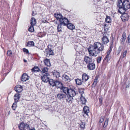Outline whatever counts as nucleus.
Listing matches in <instances>:
<instances>
[{"instance_id":"obj_24","label":"nucleus","mask_w":130,"mask_h":130,"mask_svg":"<svg viewBox=\"0 0 130 130\" xmlns=\"http://www.w3.org/2000/svg\"><path fill=\"white\" fill-rule=\"evenodd\" d=\"M66 26L68 28L71 30H72L75 29V26L74 25L70 23H69Z\"/></svg>"},{"instance_id":"obj_28","label":"nucleus","mask_w":130,"mask_h":130,"mask_svg":"<svg viewBox=\"0 0 130 130\" xmlns=\"http://www.w3.org/2000/svg\"><path fill=\"white\" fill-rule=\"evenodd\" d=\"M75 81L76 84L78 85H80L82 84V82H83V80L82 81L80 79L77 78L75 79Z\"/></svg>"},{"instance_id":"obj_52","label":"nucleus","mask_w":130,"mask_h":130,"mask_svg":"<svg viewBox=\"0 0 130 130\" xmlns=\"http://www.w3.org/2000/svg\"><path fill=\"white\" fill-rule=\"evenodd\" d=\"M23 51L24 52H26L27 53H29L28 50L26 48H24L23 49Z\"/></svg>"},{"instance_id":"obj_29","label":"nucleus","mask_w":130,"mask_h":130,"mask_svg":"<svg viewBox=\"0 0 130 130\" xmlns=\"http://www.w3.org/2000/svg\"><path fill=\"white\" fill-rule=\"evenodd\" d=\"M25 123H21L20 124V125L18 126V127L20 130H24V126Z\"/></svg>"},{"instance_id":"obj_48","label":"nucleus","mask_w":130,"mask_h":130,"mask_svg":"<svg viewBox=\"0 0 130 130\" xmlns=\"http://www.w3.org/2000/svg\"><path fill=\"white\" fill-rule=\"evenodd\" d=\"M125 39L121 38L120 40V43L122 45L123 44L124 42Z\"/></svg>"},{"instance_id":"obj_43","label":"nucleus","mask_w":130,"mask_h":130,"mask_svg":"<svg viewBox=\"0 0 130 130\" xmlns=\"http://www.w3.org/2000/svg\"><path fill=\"white\" fill-rule=\"evenodd\" d=\"M109 55L107 54L106 57L104 58L105 60H107V61H109L110 59V57L109 56Z\"/></svg>"},{"instance_id":"obj_22","label":"nucleus","mask_w":130,"mask_h":130,"mask_svg":"<svg viewBox=\"0 0 130 130\" xmlns=\"http://www.w3.org/2000/svg\"><path fill=\"white\" fill-rule=\"evenodd\" d=\"M44 62L45 65L47 66L50 67L51 66V64L49 59H46L44 60Z\"/></svg>"},{"instance_id":"obj_4","label":"nucleus","mask_w":130,"mask_h":130,"mask_svg":"<svg viewBox=\"0 0 130 130\" xmlns=\"http://www.w3.org/2000/svg\"><path fill=\"white\" fill-rule=\"evenodd\" d=\"M49 81L50 85L52 87L55 86L58 88H61L62 86V83L59 81L51 79L49 80Z\"/></svg>"},{"instance_id":"obj_21","label":"nucleus","mask_w":130,"mask_h":130,"mask_svg":"<svg viewBox=\"0 0 130 130\" xmlns=\"http://www.w3.org/2000/svg\"><path fill=\"white\" fill-rule=\"evenodd\" d=\"M62 25L59 23H58L57 27V32H61L62 31Z\"/></svg>"},{"instance_id":"obj_36","label":"nucleus","mask_w":130,"mask_h":130,"mask_svg":"<svg viewBox=\"0 0 130 130\" xmlns=\"http://www.w3.org/2000/svg\"><path fill=\"white\" fill-rule=\"evenodd\" d=\"M85 123L84 122H81L80 123V127L82 128V129H83L85 128Z\"/></svg>"},{"instance_id":"obj_23","label":"nucleus","mask_w":130,"mask_h":130,"mask_svg":"<svg viewBox=\"0 0 130 130\" xmlns=\"http://www.w3.org/2000/svg\"><path fill=\"white\" fill-rule=\"evenodd\" d=\"M53 74L54 76L57 78H58L60 76V73L56 70H54L53 72Z\"/></svg>"},{"instance_id":"obj_11","label":"nucleus","mask_w":130,"mask_h":130,"mask_svg":"<svg viewBox=\"0 0 130 130\" xmlns=\"http://www.w3.org/2000/svg\"><path fill=\"white\" fill-rule=\"evenodd\" d=\"M14 90L17 92L20 93L23 90V87L19 85L16 86L14 88Z\"/></svg>"},{"instance_id":"obj_15","label":"nucleus","mask_w":130,"mask_h":130,"mask_svg":"<svg viewBox=\"0 0 130 130\" xmlns=\"http://www.w3.org/2000/svg\"><path fill=\"white\" fill-rule=\"evenodd\" d=\"M45 55L47 57H49L50 55H53L54 53L53 51L50 48L49 49L48 51H46L45 52Z\"/></svg>"},{"instance_id":"obj_10","label":"nucleus","mask_w":130,"mask_h":130,"mask_svg":"<svg viewBox=\"0 0 130 130\" xmlns=\"http://www.w3.org/2000/svg\"><path fill=\"white\" fill-rule=\"evenodd\" d=\"M84 60L86 63L88 64L93 62L92 58L86 56H85Z\"/></svg>"},{"instance_id":"obj_7","label":"nucleus","mask_w":130,"mask_h":130,"mask_svg":"<svg viewBox=\"0 0 130 130\" xmlns=\"http://www.w3.org/2000/svg\"><path fill=\"white\" fill-rule=\"evenodd\" d=\"M129 1V0H125V3L123 7V9L124 10V13L126 10L130 9V4Z\"/></svg>"},{"instance_id":"obj_26","label":"nucleus","mask_w":130,"mask_h":130,"mask_svg":"<svg viewBox=\"0 0 130 130\" xmlns=\"http://www.w3.org/2000/svg\"><path fill=\"white\" fill-rule=\"evenodd\" d=\"M30 23L31 25H34L36 24V20L34 18H32L31 19Z\"/></svg>"},{"instance_id":"obj_55","label":"nucleus","mask_w":130,"mask_h":130,"mask_svg":"<svg viewBox=\"0 0 130 130\" xmlns=\"http://www.w3.org/2000/svg\"><path fill=\"white\" fill-rule=\"evenodd\" d=\"M112 51L111 50L109 49V51L107 52V54L109 55Z\"/></svg>"},{"instance_id":"obj_63","label":"nucleus","mask_w":130,"mask_h":130,"mask_svg":"<svg viewBox=\"0 0 130 130\" xmlns=\"http://www.w3.org/2000/svg\"><path fill=\"white\" fill-rule=\"evenodd\" d=\"M32 15H33V13H32Z\"/></svg>"},{"instance_id":"obj_12","label":"nucleus","mask_w":130,"mask_h":130,"mask_svg":"<svg viewBox=\"0 0 130 130\" xmlns=\"http://www.w3.org/2000/svg\"><path fill=\"white\" fill-rule=\"evenodd\" d=\"M89 76L85 73L83 74L82 76V80L83 82H86L89 78Z\"/></svg>"},{"instance_id":"obj_45","label":"nucleus","mask_w":130,"mask_h":130,"mask_svg":"<svg viewBox=\"0 0 130 130\" xmlns=\"http://www.w3.org/2000/svg\"><path fill=\"white\" fill-rule=\"evenodd\" d=\"M7 54L9 56H11L12 54V52L11 50H9L7 51Z\"/></svg>"},{"instance_id":"obj_38","label":"nucleus","mask_w":130,"mask_h":130,"mask_svg":"<svg viewBox=\"0 0 130 130\" xmlns=\"http://www.w3.org/2000/svg\"><path fill=\"white\" fill-rule=\"evenodd\" d=\"M105 21L107 23H109L111 22V19L110 17L107 16L105 19Z\"/></svg>"},{"instance_id":"obj_50","label":"nucleus","mask_w":130,"mask_h":130,"mask_svg":"<svg viewBox=\"0 0 130 130\" xmlns=\"http://www.w3.org/2000/svg\"><path fill=\"white\" fill-rule=\"evenodd\" d=\"M104 118L103 117H102L101 118H100L99 122L100 123H102L104 121Z\"/></svg>"},{"instance_id":"obj_32","label":"nucleus","mask_w":130,"mask_h":130,"mask_svg":"<svg viewBox=\"0 0 130 130\" xmlns=\"http://www.w3.org/2000/svg\"><path fill=\"white\" fill-rule=\"evenodd\" d=\"M109 119L108 118H106L105 120L103 125V127L105 128H106L108 125Z\"/></svg>"},{"instance_id":"obj_42","label":"nucleus","mask_w":130,"mask_h":130,"mask_svg":"<svg viewBox=\"0 0 130 130\" xmlns=\"http://www.w3.org/2000/svg\"><path fill=\"white\" fill-rule=\"evenodd\" d=\"M45 34L40 32L38 34V36L40 37H42L45 35Z\"/></svg>"},{"instance_id":"obj_3","label":"nucleus","mask_w":130,"mask_h":130,"mask_svg":"<svg viewBox=\"0 0 130 130\" xmlns=\"http://www.w3.org/2000/svg\"><path fill=\"white\" fill-rule=\"evenodd\" d=\"M125 0H118L117 4L119 7L118 12L120 13H124V10L123 9V7L125 3Z\"/></svg>"},{"instance_id":"obj_40","label":"nucleus","mask_w":130,"mask_h":130,"mask_svg":"<svg viewBox=\"0 0 130 130\" xmlns=\"http://www.w3.org/2000/svg\"><path fill=\"white\" fill-rule=\"evenodd\" d=\"M24 128V130H29L30 128L29 125L28 124L25 123Z\"/></svg>"},{"instance_id":"obj_41","label":"nucleus","mask_w":130,"mask_h":130,"mask_svg":"<svg viewBox=\"0 0 130 130\" xmlns=\"http://www.w3.org/2000/svg\"><path fill=\"white\" fill-rule=\"evenodd\" d=\"M28 30L30 32H33L34 31V29L33 25H31L28 29Z\"/></svg>"},{"instance_id":"obj_47","label":"nucleus","mask_w":130,"mask_h":130,"mask_svg":"<svg viewBox=\"0 0 130 130\" xmlns=\"http://www.w3.org/2000/svg\"><path fill=\"white\" fill-rule=\"evenodd\" d=\"M79 91L80 94H81V96L84 93V90L83 89H81L79 90Z\"/></svg>"},{"instance_id":"obj_35","label":"nucleus","mask_w":130,"mask_h":130,"mask_svg":"<svg viewBox=\"0 0 130 130\" xmlns=\"http://www.w3.org/2000/svg\"><path fill=\"white\" fill-rule=\"evenodd\" d=\"M125 84L126 85V89L128 88L129 87V85L130 84V81L129 80H126V81L125 82Z\"/></svg>"},{"instance_id":"obj_13","label":"nucleus","mask_w":130,"mask_h":130,"mask_svg":"<svg viewBox=\"0 0 130 130\" xmlns=\"http://www.w3.org/2000/svg\"><path fill=\"white\" fill-rule=\"evenodd\" d=\"M109 41V40L106 36H104L102 38V42L103 45L107 44Z\"/></svg>"},{"instance_id":"obj_14","label":"nucleus","mask_w":130,"mask_h":130,"mask_svg":"<svg viewBox=\"0 0 130 130\" xmlns=\"http://www.w3.org/2000/svg\"><path fill=\"white\" fill-rule=\"evenodd\" d=\"M28 75L25 73L23 74L21 77V80L23 82H25L29 79Z\"/></svg>"},{"instance_id":"obj_49","label":"nucleus","mask_w":130,"mask_h":130,"mask_svg":"<svg viewBox=\"0 0 130 130\" xmlns=\"http://www.w3.org/2000/svg\"><path fill=\"white\" fill-rule=\"evenodd\" d=\"M127 50H126L123 52V54H122L123 57H122V58H124L126 56V54L127 53Z\"/></svg>"},{"instance_id":"obj_58","label":"nucleus","mask_w":130,"mask_h":130,"mask_svg":"<svg viewBox=\"0 0 130 130\" xmlns=\"http://www.w3.org/2000/svg\"><path fill=\"white\" fill-rule=\"evenodd\" d=\"M100 2V0H99V1H98L97 3V4H99L100 3H99Z\"/></svg>"},{"instance_id":"obj_31","label":"nucleus","mask_w":130,"mask_h":130,"mask_svg":"<svg viewBox=\"0 0 130 130\" xmlns=\"http://www.w3.org/2000/svg\"><path fill=\"white\" fill-rule=\"evenodd\" d=\"M62 77L63 79L65 81L69 80H70L69 77L66 75H63Z\"/></svg>"},{"instance_id":"obj_17","label":"nucleus","mask_w":130,"mask_h":130,"mask_svg":"<svg viewBox=\"0 0 130 130\" xmlns=\"http://www.w3.org/2000/svg\"><path fill=\"white\" fill-rule=\"evenodd\" d=\"M54 16L57 20L58 19H62L63 17L61 13H55L54 14Z\"/></svg>"},{"instance_id":"obj_33","label":"nucleus","mask_w":130,"mask_h":130,"mask_svg":"<svg viewBox=\"0 0 130 130\" xmlns=\"http://www.w3.org/2000/svg\"><path fill=\"white\" fill-rule=\"evenodd\" d=\"M31 70L34 72H37L40 71V69L38 67H35L32 69Z\"/></svg>"},{"instance_id":"obj_53","label":"nucleus","mask_w":130,"mask_h":130,"mask_svg":"<svg viewBox=\"0 0 130 130\" xmlns=\"http://www.w3.org/2000/svg\"><path fill=\"white\" fill-rule=\"evenodd\" d=\"M112 43H110V47L109 48V49L111 50H112V48H113V46H112Z\"/></svg>"},{"instance_id":"obj_1","label":"nucleus","mask_w":130,"mask_h":130,"mask_svg":"<svg viewBox=\"0 0 130 130\" xmlns=\"http://www.w3.org/2000/svg\"><path fill=\"white\" fill-rule=\"evenodd\" d=\"M104 48L103 44L97 42L94 43L93 45L89 47L88 50L90 56L96 57L100 52L103 51Z\"/></svg>"},{"instance_id":"obj_46","label":"nucleus","mask_w":130,"mask_h":130,"mask_svg":"<svg viewBox=\"0 0 130 130\" xmlns=\"http://www.w3.org/2000/svg\"><path fill=\"white\" fill-rule=\"evenodd\" d=\"M102 57H98L97 61L98 63H100Z\"/></svg>"},{"instance_id":"obj_16","label":"nucleus","mask_w":130,"mask_h":130,"mask_svg":"<svg viewBox=\"0 0 130 130\" xmlns=\"http://www.w3.org/2000/svg\"><path fill=\"white\" fill-rule=\"evenodd\" d=\"M20 94L19 93L15 94L14 96V99L15 102H18V101L20 98Z\"/></svg>"},{"instance_id":"obj_51","label":"nucleus","mask_w":130,"mask_h":130,"mask_svg":"<svg viewBox=\"0 0 130 130\" xmlns=\"http://www.w3.org/2000/svg\"><path fill=\"white\" fill-rule=\"evenodd\" d=\"M122 38L126 39V34L125 32H123L122 34Z\"/></svg>"},{"instance_id":"obj_39","label":"nucleus","mask_w":130,"mask_h":130,"mask_svg":"<svg viewBox=\"0 0 130 130\" xmlns=\"http://www.w3.org/2000/svg\"><path fill=\"white\" fill-rule=\"evenodd\" d=\"M48 68L47 67H44L42 68V70L41 71V73H47L48 71Z\"/></svg>"},{"instance_id":"obj_34","label":"nucleus","mask_w":130,"mask_h":130,"mask_svg":"<svg viewBox=\"0 0 130 130\" xmlns=\"http://www.w3.org/2000/svg\"><path fill=\"white\" fill-rule=\"evenodd\" d=\"M17 102H14L12 106V108L14 110H15L17 106Z\"/></svg>"},{"instance_id":"obj_18","label":"nucleus","mask_w":130,"mask_h":130,"mask_svg":"<svg viewBox=\"0 0 130 130\" xmlns=\"http://www.w3.org/2000/svg\"><path fill=\"white\" fill-rule=\"evenodd\" d=\"M83 111L85 113L88 115V113L90 112L89 107L87 106H85L83 108Z\"/></svg>"},{"instance_id":"obj_54","label":"nucleus","mask_w":130,"mask_h":130,"mask_svg":"<svg viewBox=\"0 0 130 130\" xmlns=\"http://www.w3.org/2000/svg\"><path fill=\"white\" fill-rule=\"evenodd\" d=\"M128 43H130V35H129L127 38Z\"/></svg>"},{"instance_id":"obj_56","label":"nucleus","mask_w":130,"mask_h":130,"mask_svg":"<svg viewBox=\"0 0 130 130\" xmlns=\"http://www.w3.org/2000/svg\"><path fill=\"white\" fill-rule=\"evenodd\" d=\"M122 48V47L121 46H120L119 47L118 50H119L121 51V50Z\"/></svg>"},{"instance_id":"obj_61","label":"nucleus","mask_w":130,"mask_h":130,"mask_svg":"<svg viewBox=\"0 0 130 130\" xmlns=\"http://www.w3.org/2000/svg\"><path fill=\"white\" fill-rule=\"evenodd\" d=\"M29 130H35V129L34 128L33 129H29Z\"/></svg>"},{"instance_id":"obj_2","label":"nucleus","mask_w":130,"mask_h":130,"mask_svg":"<svg viewBox=\"0 0 130 130\" xmlns=\"http://www.w3.org/2000/svg\"><path fill=\"white\" fill-rule=\"evenodd\" d=\"M77 93L75 90L69 89L68 95L66 97L67 101L68 102H71L72 100L73 99V97L75 96Z\"/></svg>"},{"instance_id":"obj_57","label":"nucleus","mask_w":130,"mask_h":130,"mask_svg":"<svg viewBox=\"0 0 130 130\" xmlns=\"http://www.w3.org/2000/svg\"><path fill=\"white\" fill-rule=\"evenodd\" d=\"M54 22H54V24H58V22H57V20L56 21H55V20H54Z\"/></svg>"},{"instance_id":"obj_25","label":"nucleus","mask_w":130,"mask_h":130,"mask_svg":"<svg viewBox=\"0 0 130 130\" xmlns=\"http://www.w3.org/2000/svg\"><path fill=\"white\" fill-rule=\"evenodd\" d=\"M57 97L59 100L62 99L64 98L65 95L62 93H59L57 94Z\"/></svg>"},{"instance_id":"obj_9","label":"nucleus","mask_w":130,"mask_h":130,"mask_svg":"<svg viewBox=\"0 0 130 130\" xmlns=\"http://www.w3.org/2000/svg\"><path fill=\"white\" fill-rule=\"evenodd\" d=\"M95 63L93 62L87 65V69L89 70H93L95 68Z\"/></svg>"},{"instance_id":"obj_59","label":"nucleus","mask_w":130,"mask_h":130,"mask_svg":"<svg viewBox=\"0 0 130 130\" xmlns=\"http://www.w3.org/2000/svg\"><path fill=\"white\" fill-rule=\"evenodd\" d=\"M120 52H121L119 50H118L117 51V52H118V54H119V53H120Z\"/></svg>"},{"instance_id":"obj_30","label":"nucleus","mask_w":130,"mask_h":130,"mask_svg":"<svg viewBox=\"0 0 130 130\" xmlns=\"http://www.w3.org/2000/svg\"><path fill=\"white\" fill-rule=\"evenodd\" d=\"M34 43L33 41H29L27 43V46L29 47L34 46Z\"/></svg>"},{"instance_id":"obj_20","label":"nucleus","mask_w":130,"mask_h":130,"mask_svg":"<svg viewBox=\"0 0 130 130\" xmlns=\"http://www.w3.org/2000/svg\"><path fill=\"white\" fill-rule=\"evenodd\" d=\"M98 76H95L94 79V82L92 84V87H94L96 86L98 82Z\"/></svg>"},{"instance_id":"obj_27","label":"nucleus","mask_w":130,"mask_h":130,"mask_svg":"<svg viewBox=\"0 0 130 130\" xmlns=\"http://www.w3.org/2000/svg\"><path fill=\"white\" fill-rule=\"evenodd\" d=\"M80 100L82 101V104H85L87 101V100L82 95L81 96Z\"/></svg>"},{"instance_id":"obj_5","label":"nucleus","mask_w":130,"mask_h":130,"mask_svg":"<svg viewBox=\"0 0 130 130\" xmlns=\"http://www.w3.org/2000/svg\"><path fill=\"white\" fill-rule=\"evenodd\" d=\"M59 23L63 26H66L69 23L68 20L67 18L63 17L59 20Z\"/></svg>"},{"instance_id":"obj_19","label":"nucleus","mask_w":130,"mask_h":130,"mask_svg":"<svg viewBox=\"0 0 130 130\" xmlns=\"http://www.w3.org/2000/svg\"><path fill=\"white\" fill-rule=\"evenodd\" d=\"M60 88L61 89L64 93L68 94L69 89L67 87H63L62 86L61 88Z\"/></svg>"},{"instance_id":"obj_8","label":"nucleus","mask_w":130,"mask_h":130,"mask_svg":"<svg viewBox=\"0 0 130 130\" xmlns=\"http://www.w3.org/2000/svg\"><path fill=\"white\" fill-rule=\"evenodd\" d=\"M121 14H122V15H121V17L122 21L124 22L127 21L129 17L128 14L125 13H124Z\"/></svg>"},{"instance_id":"obj_60","label":"nucleus","mask_w":130,"mask_h":130,"mask_svg":"<svg viewBox=\"0 0 130 130\" xmlns=\"http://www.w3.org/2000/svg\"><path fill=\"white\" fill-rule=\"evenodd\" d=\"M24 61L25 62H27V60L25 59H24Z\"/></svg>"},{"instance_id":"obj_44","label":"nucleus","mask_w":130,"mask_h":130,"mask_svg":"<svg viewBox=\"0 0 130 130\" xmlns=\"http://www.w3.org/2000/svg\"><path fill=\"white\" fill-rule=\"evenodd\" d=\"M99 103L100 104V105L101 106L102 104L103 98L102 97H100L99 98Z\"/></svg>"},{"instance_id":"obj_6","label":"nucleus","mask_w":130,"mask_h":130,"mask_svg":"<svg viewBox=\"0 0 130 130\" xmlns=\"http://www.w3.org/2000/svg\"><path fill=\"white\" fill-rule=\"evenodd\" d=\"M50 75L49 73H45L42 76H41V79L42 81L44 82H47L49 81L50 79L48 76Z\"/></svg>"},{"instance_id":"obj_62","label":"nucleus","mask_w":130,"mask_h":130,"mask_svg":"<svg viewBox=\"0 0 130 130\" xmlns=\"http://www.w3.org/2000/svg\"><path fill=\"white\" fill-rule=\"evenodd\" d=\"M95 0V1L96 2L97 1H98V0Z\"/></svg>"},{"instance_id":"obj_37","label":"nucleus","mask_w":130,"mask_h":130,"mask_svg":"<svg viewBox=\"0 0 130 130\" xmlns=\"http://www.w3.org/2000/svg\"><path fill=\"white\" fill-rule=\"evenodd\" d=\"M104 28V30L105 31H107V30L109 29V27L107 24H105L103 25Z\"/></svg>"}]
</instances>
